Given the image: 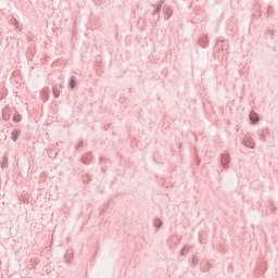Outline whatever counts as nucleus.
I'll use <instances>...</instances> for the list:
<instances>
[{"label": "nucleus", "instance_id": "f257e3e1", "mask_svg": "<svg viewBox=\"0 0 278 278\" xmlns=\"http://www.w3.org/2000/svg\"><path fill=\"white\" fill-rule=\"evenodd\" d=\"M250 121H252V123H257V114L251 113L250 114Z\"/></svg>", "mask_w": 278, "mask_h": 278}, {"label": "nucleus", "instance_id": "f03ea898", "mask_svg": "<svg viewBox=\"0 0 278 278\" xmlns=\"http://www.w3.org/2000/svg\"><path fill=\"white\" fill-rule=\"evenodd\" d=\"M53 94L55 98L60 97V89H58L56 87L53 88Z\"/></svg>", "mask_w": 278, "mask_h": 278}, {"label": "nucleus", "instance_id": "7ed1b4c3", "mask_svg": "<svg viewBox=\"0 0 278 278\" xmlns=\"http://www.w3.org/2000/svg\"><path fill=\"white\" fill-rule=\"evenodd\" d=\"M12 136H13V140L16 141V138H17V136H18V132H17V131H14V132L12 134Z\"/></svg>", "mask_w": 278, "mask_h": 278}, {"label": "nucleus", "instance_id": "20e7f679", "mask_svg": "<svg viewBox=\"0 0 278 278\" xmlns=\"http://www.w3.org/2000/svg\"><path fill=\"white\" fill-rule=\"evenodd\" d=\"M70 86H71V88H75V80H71Z\"/></svg>", "mask_w": 278, "mask_h": 278}, {"label": "nucleus", "instance_id": "39448f33", "mask_svg": "<svg viewBox=\"0 0 278 278\" xmlns=\"http://www.w3.org/2000/svg\"><path fill=\"white\" fill-rule=\"evenodd\" d=\"M14 121L15 123H18V121H21V116H14Z\"/></svg>", "mask_w": 278, "mask_h": 278}]
</instances>
